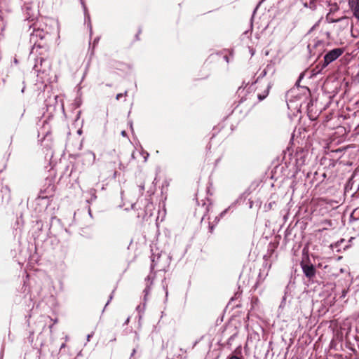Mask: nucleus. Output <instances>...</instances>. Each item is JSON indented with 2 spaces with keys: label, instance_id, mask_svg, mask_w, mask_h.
Segmentation results:
<instances>
[{
  "label": "nucleus",
  "instance_id": "1",
  "mask_svg": "<svg viewBox=\"0 0 359 359\" xmlns=\"http://www.w3.org/2000/svg\"><path fill=\"white\" fill-rule=\"evenodd\" d=\"M33 32L30 34V42L33 43V46L30 53L31 56H36L38 51L43 50V53L49 51V44L48 43L50 35L48 31H44L40 27H36L34 24Z\"/></svg>",
  "mask_w": 359,
  "mask_h": 359
},
{
  "label": "nucleus",
  "instance_id": "2",
  "mask_svg": "<svg viewBox=\"0 0 359 359\" xmlns=\"http://www.w3.org/2000/svg\"><path fill=\"white\" fill-rule=\"evenodd\" d=\"M44 53H43V50H40L36 56H32L35 61L33 69L37 73V76L39 74H48L51 68V62L48 58V51Z\"/></svg>",
  "mask_w": 359,
  "mask_h": 359
},
{
  "label": "nucleus",
  "instance_id": "3",
  "mask_svg": "<svg viewBox=\"0 0 359 359\" xmlns=\"http://www.w3.org/2000/svg\"><path fill=\"white\" fill-rule=\"evenodd\" d=\"M161 256L158 254L156 255H153L151 256V273L147 277L146 280L147 282L150 281L149 285H147L145 292H147L150 290V286L152 285L153 280L155 277V273L153 274V271L156 268L158 270L161 271L164 270V266L161 264Z\"/></svg>",
  "mask_w": 359,
  "mask_h": 359
},
{
  "label": "nucleus",
  "instance_id": "4",
  "mask_svg": "<svg viewBox=\"0 0 359 359\" xmlns=\"http://www.w3.org/2000/svg\"><path fill=\"white\" fill-rule=\"evenodd\" d=\"M343 53L344 49L341 48H334L327 52L324 56L322 69L325 68L328 65L335 61L343 54Z\"/></svg>",
  "mask_w": 359,
  "mask_h": 359
},
{
  "label": "nucleus",
  "instance_id": "5",
  "mask_svg": "<svg viewBox=\"0 0 359 359\" xmlns=\"http://www.w3.org/2000/svg\"><path fill=\"white\" fill-rule=\"evenodd\" d=\"M300 266L305 276L309 280H313L316 274V269L313 264L309 261L305 262L304 260L301 262Z\"/></svg>",
  "mask_w": 359,
  "mask_h": 359
},
{
  "label": "nucleus",
  "instance_id": "6",
  "mask_svg": "<svg viewBox=\"0 0 359 359\" xmlns=\"http://www.w3.org/2000/svg\"><path fill=\"white\" fill-rule=\"evenodd\" d=\"M330 178V176L327 177V174L325 170L321 171L318 170L313 173V177L311 180V183L315 184V186L317 187L320 184L323 183L325 179L329 180Z\"/></svg>",
  "mask_w": 359,
  "mask_h": 359
},
{
  "label": "nucleus",
  "instance_id": "7",
  "mask_svg": "<svg viewBox=\"0 0 359 359\" xmlns=\"http://www.w3.org/2000/svg\"><path fill=\"white\" fill-rule=\"evenodd\" d=\"M337 25L334 26V28L339 33L341 31L347 29L349 26V19L346 16H343L337 19Z\"/></svg>",
  "mask_w": 359,
  "mask_h": 359
},
{
  "label": "nucleus",
  "instance_id": "8",
  "mask_svg": "<svg viewBox=\"0 0 359 359\" xmlns=\"http://www.w3.org/2000/svg\"><path fill=\"white\" fill-rule=\"evenodd\" d=\"M353 15L359 21V0H347Z\"/></svg>",
  "mask_w": 359,
  "mask_h": 359
},
{
  "label": "nucleus",
  "instance_id": "9",
  "mask_svg": "<svg viewBox=\"0 0 359 359\" xmlns=\"http://www.w3.org/2000/svg\"><path fill=\"white\" fill-rule=\"evenodd\" d=\"M83 161H87L89 165L93 164L95 161V154L92 151H87L83 155Z\"/></svg>",
  "mask_w": 359,
  "mask_h": 359
},
{
  "label": "nucleus",
  "instance_id": "10",
  "mask_svg": "<svg viewBox=\"0 0 359 359\" xmlns=\"http://www.w3.org/2000/svg\"><path fill=\"white\" fill-rule=\"evenodd\" d=\"M48 189H49V191H48L49 195H46V194H45V193L43 191H41L40 195H39L40 198H41V199L49 198L50 196H52L53 195L54 186L50 185Z\"/></svg>",
  "mask_w": 359,
  "mask_h": 359
},
{
  "label": "nucleus",
  "instance_id": "11",
  "mask_svg": "<svg viewBox=\"0 0 359 359\" xmlns=\"http://www.w3.org/2000/svg\"><path fill=\"white\" fill-rule=\"evenodd\" d=\"M251 192L249 189L245 190L239 197V201H249L250 202H252V198L250 197Z\"/></svg>",
  "mask_w": 359,
  "mask_h": 359
},
{
  "label": "nucleus",
  "instance_id": "12",
  "mask_svg": "<svg viewBox=\"0 0 359 359\" xmlns=\"http://www.w3.org/2000/svg\"><path fill=\"white\" fill-rule=\"evenodd\" d=\"M271 87H272V84L269 83L267 86L266 89L264 91L263 94H259L257 95L258 100L259 101H262L263 100H264L268 96V95L269 93V91H270V89L271 88Z\"/></svg>",
  "mask_w": 359,
  "mask_h": 359
},
{
  "label": "nucleus",
  "instance_id": "13",
  "mask_svg": "<svg viewBox=\"0 0 359 359\" xmlns=\"http://www.w3.org/2000/svg\"><path fill=\"white\" fill-rule=\"evenodd\" d=\"M322 228L319 229V231H323L328 229L332 225L331 220L325 219L321 222Z\"/></svg>",
  "mask_w": 359,
  "mask_h": 359
},
{
  "label": "nucleus",
  "instance_id": "14",
  "mask_svg": "<svg viewBox=\"0 0 359 359\" xmlns=\"http://www.w3.org/2000/svg\"><path fill=\"white\" fill-rule=\"evenodd\" d=\"M351 217L355 220L359 219V207L355 208L351 214Z\"/></svg>",
  "mask_w": 359,
  "mask_h": 359
},
{
  "label": "nucleus",
  "instance_id": "15",
  "mask_svg": "<svg viewBox=\"0 0 359 359\" xmlns=\"http://www.w3.org/2000/svg\"><path fill=\"white\" fill-rule=\"evenodd\" d=\"M316 0H310L309 4H304L305 7H309L311 10H315L316 8Z\"/></svg>",
  "mask_w": 359,
  "mask_h": 359
},
{
  "label": "nucleus",
  "instance_id": "16",
  "mask_svg": "<svg viewBox=\"0 0 359 359\" xmlns=\"http://www.w3.org/2000/svg\"><path fill=\"white\" fill-rule=\"evenodd\" d=\"M27 339L28 342L30 344V345L34 347L35 344H34V332L30 331L29 332V335L27 337Z\"/></svg>",
  "mask_w": 359,
  "mask_h": 359
},
{
  "label": "nucleus",
  "instance_id": "17",
  "mask_svg": "<svg viewBox=\"0 0 359 359\" xmlns=\"http://www.w3.org/2000/svg\"><path fill=\"white\" fill-rule=\"evenodd\" d=\"M326 22L328 23H337V19L331 18L330 17V13L327 14L325 18Z\"/></svg>",
  "mask_w": 359,
  "mask_h": 359
},
{
  "label": "nucleus",
  "instance_id": "18",
  "mask_svg": "<svg viewBox=\"0 0 359 359\" xmlns=\"http://www.w3.org/2000/svg\"><path fill=\"white\" fill-rule=\"evenodd\" d=\"M268 68H269V66H267V67H266V69H264L262 72V73L260 74V75L258 76L257 80H258V79H262V78L264 77V76L266 75V74H267V69H268Z\"/></svg>",
  "mask_w": 359,
  "mask_h": 359
},
{
  "label": "nucleus",
  "instance_id": "19",
  "mask_svg": "<svg viewBox=\"0 0 359 359\" xmlns=\"http://www.w3.org/2000/svg\"><path fill=\"white\" fill-rule=\"evenodd\" d=\"M127 93H128V91H125L124 93H118L116 95V99L117 100H120L121 97H123V96H126L127 95Z\"/></svg>",
  "mask_w": 359,
  "mask_h": 359
},
{
  "label": "nucleus",
  "instance_id": "20",
  "mask_svg": "<svg viewBox=\"0 0 359 359\" xmlns=\"http://www.w3.org/2000/svg\"><path fill=\"white\" fill-rule=\"evenodd\" d=\"M114 291H113L111 292V294H110L109 297V300L107 301V304H105V306H104V309L107 307V306L109 304V302L111 301V299H113V297H114Z\"/></svg>",
  "mask_w": 359,
  "mask_h": 359
},
{
  "label": "nucleus",
  "instance_id": "21",
  "mask_svg": "<svg viewBox=\"0 0 359 359\" xmlns=\"http://www.w3.org/2000/svg\"><path fill=\"white\" fill-rule=\"evenodd\" d=\"M227 359H243V358H241V357H238L237 355H229Z\"/></svg>",
  "mask_w": 359,
  "mask_h": 359
},
{
  "label": "nucleus",
  "instance_id": "22",
  "mask_svg": "<svg viewBox=\"0 0 359 359\" xmlns=\"http://www.w3.org/2000/svg\"><path fill=\"white\" fill-rule=\"evenodd\" d=\"M322 18H320L311 29V31L315 29L320 24V20H321Z\"/></svg>",
  "mask_w": 359,
  "mask_h": 359
},
{
  "label": "nucleus",
  "instance_id": "23",
  "mask_svg": "<svg viewBox=\"0 0 359 359\" xmlns=\"http://www.w3.org/2000/svg\"><path fill=\"white\" fill-rule=\"evenodd\" d=\"M140 191L142 192L144 189V184H140L139 186Z\"/></svg>",
  "mask_w": 359,
  "mask_h": 359
},
{
  "label": "nucleus",
  "instance_id": "24",
  "mask_svg": "<svg viewBox=\"0 0 359 359\" xmlns=\"http://www.w3.org/2000/svg\"><path fill=\"white\" fill-rule=\"evenodd\" d=\"M303 76H304L303 74H301L299 77V80L296 83V85L299 86V83L301 81V79L303 78Z\"/></svg>",
  "mask_w": 359,
  "mask_h": 359
},
{
  "label": "nucleus",
  "instance_id": "25",
  "mask_svg": "<svg viewBox=\"0 0 359 359\" xmlns=\"http://www.w3.org/2000/svg\"><path fill=\"white\" fill-rule=\"evenodd\" d=\"M135 352H136V349H135V348H133V352H132V353H131V356H130V359H132V358L134 357V355H135Z\"/></svg>",
  "mask_w": 359,
  "mask_h": 359
},
{
  "label": "nucleus",
  "instance_id": "26",
  "mask_svg": "<svg viewBox=\"0 0 359 359\" xmlns=\"http://www.w3.org/2000/svg\"><path fill=\"white\" fill-rule=\"evenodd\" d=\"M335 6H336V8H334V10H332V9H331V10H330V13L331 12H332V11H337V10H338V9H339V7L337 6V4H335Z\"/></svg>",
  "mask_w": 359,
  "mask_h": 359
},
{
  "label": "nucleus",
  "instance_id": "27",
  "mask_svg": "<svg viewBox=\"0 0 359 359\" xmlns=\"http://www.w3.org/2000/svg\"><path fill=\"white\" fill-rule=\"evenodd\" d=\"M121 135L123 136V137H126L127 135L126 132L125 130H123L121 132Z\"/></svg>",
  "mask_w": 359,
  "mask_h": 359
},
{
  "label": "nucleus",
  "instance_id": "28",
  "mask_svg": "<svg viewBox=\"0 0 359 359\" xmlns=\"http://www.w3.org/2000/svg\"><path fill=\"white\" fill-rule=\"evenodd\" d=\"M116 175H117V172L114 171V173H113V178L115 179L116 177Z\"/></svg>",
  "mask_w": 359,
  "mask_h": 359
},
{
  "label": "nucleus",
  "instance_id": "29",
  "mask_svg": "<svg viewBox=\"0 0 359 359\" xmlns=\"http://www.w3.org/2000/svg\"><path fill=\"white\" fill-rule=\"evenodd\" d=\"M326 36H327V37L328 39H330V32H327V33H326Z\"/></svg>",
  "mask_w": 359,
  "mask_h": 359
},
{
  "label": "nucleus",
  "instance_id": "30",
  "mask_svg": "<svg viewBox=\"0 0 359 359\" xmlns=\"http://www.w3.org/2000/svg\"><path fill=\"white\" fill-rule=\"evenodd\" d=\"M134 206H135V203H131V204H130V208H131V209H133V208H134Z\"/></svg>",
  "mask_w": 359,
  "mask_h": 359
},
{
  "label": "nucleus",
  "instance_id": "31",
  "mask_svg": "<svg viewBox=\"0 0 359 359\" xmlns=\"http://www.w3.org/2000/svg\"><path fill=\"white\" fill-rule=\"evenodd\" d=\"M258 8V6L255 8V9L254 10V12H253V15L256 13L257 10Z\"/></svg>",
  "mask_w": 359,
  "mask_h": 359
},
{
  "label": "nucleus",
  "instance_id": "32",
  "mask_svg": "<svg viewBox=\"0 0 359 359\" xmlns=\"http://www.w3.org/2000/svg\"><path fill=\"white\" fill-rule=\"evenodd\" d=\"M213 230V226H210V231Z\"/></svg>",
  "mask_w": 359,
  "mask_h": 359
},
{
  "label": "nucleus",
  "instance_id": "33",
  "mask_svg": "<svg viewBox=\"0 0 359 359\" xmlns=\"http://www.w3.org/2000/svg\"><path fill=\"white\" fill-rule=\"evenodd\" d=\"M310 177V173H307V177Z\"/></svg>",
  "mask_w": 359,
  "mask_h": 359
},
{
  "label": "nucleus",
  "instance_id": "34",
  "mask_svg": "<svg viewBox=\"0 0 359 359\" xmlns=\"http://www.w3.org/2000/svg\"><path fill=\"white\" fill-rule=\"evenodd\" d=\"M241 90V87H240L238 90V92H239Z\"/></svg>",
  "mask_w": 359,
  "mask_h": 359
}]
</instances>
